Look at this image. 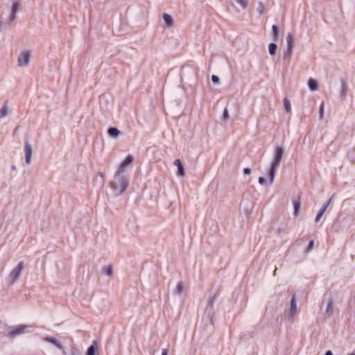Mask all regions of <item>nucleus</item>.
Masks as SVG:
<instances>
[{
    "instance_id": "0eeeda50",
    "label": "nucleus",
    "mask_w": 355,
    "mask_h": 355,
    "mask_svg": "<svg viewBox=\"0 0 355 355\" xmlns=\"http://www.w3.org/2000/svg\"><path fill=\"white\" fill-rule=\"evenodd\" d=\"M133 162V157L131 155H128L125 159L120 164L117 172L121 173H126L127 168L132 164Z\"/></svg>"
},
{
    "instance_id": "f257e3e1",
    "label": "nucleus",
    "mask_w": 355,
    "mask_h": 355,
    "mask_svg": "<svg viewBox=\"0 0 355 355\" xmlns=\"http://www.w3.org/2000/svg\"><path fill=\"white\" fill-rule=\"evenodd\" d=\"M129 183L130 177L128 174L116 171L114 175L113 180L110 182V187L114 195L119 196L125 192Z\"/></svg>"
},
{
    "instance_id": "2eb2a0df",
    "label": "nucleus",
    "mask_w": 355,
    "mask_h": 355,
    "mask_svg": "<svg viewBox=\"0 0 355 355\" xmlns=\"http://www.w3.org/2000/svg\"><path fill=\"white\" fill-rule=\"evenodd\" d=\"M8 114V106L7 103H5L2 107L0 109V119L5 118Z\"/></svg>"
},
{
    "instance_id": "e433bc0d",
    "label": "nucleus",
    "mask_w": 355,
    "mask_h": 355,
    "mask_svg": "<svg viewBox=\"0 0 355 355\" xmlns=\"http://www.w3.org/2000/svg\"><path fill=\"white\" fill-rule=\"evenodd\" d=\"M324 355H333V353L331 352V351L328 350L326 352Z\"/></svg>"
},
{
    "instance_id": "1a4fd4ad",
    "label": "nucleus",
    "mask_w": 355,
    "mask_h": 355,
    "mask_svg": "<svg viewBox=\"0 0 355 355\" xmlns=\"http://www.w3.org/2000/svg\"><path fill=\"white\" fill-rule=\"evenodd\" d=\"M19 7V3L18 1H15L12 3L11 6V12L10 15V21H12L16 19L17 12L18 11Z\"/></svg>"
},
{
    "instance_id": "2f4dec72",
    "label": "nucleus",
    "mask_w": 355,
    "mask_h": 355,
    "mask_svg": "<svg viewBox=\"0 0 355 355\" xmlns=\"http://www.w3.org/2000/svg\"><path fill=\"white\" fill-rule=\"evenodd\" d=\"M211 80L214 83H218L219 82V78L216 75H212L211 76Z\"/></svg>"
},
{
    "instance_id": "423d86ee",
    "label": "nucleus",
    "mask_w": 355,
    "mask_h": 355,
    "mask_svg": "<svg viewBox=\"0 0 355 355\" xmlns=\"http://www.w3.org/2000/svg\"><path fill=\"white\" fill-rule=\"evenodd\" d=\"M297 313V302L295 295H293L291 300L290 309L285 315V318L288 320H293Z\"/></svg>"
},
{
    "instance_id": "f3484780",
    "label": "nucleus",
    "mask_w": 355,
    "mask_h": 355,
    "mask_svg": "<svg viewBox=\"0 0 355 355\" xmlns=\"http://www.w3.org/2000/svg\"><path fill=\"white\" fill-rule=\"evenodd\" d=\"M184 291V284L182 282H179L174 291V294L177 295H181Z\"/></svg>"
},
{
    "instance_id": "aec40b11",
    "label": "nucleus",
    "mask_w": 355,
    "mask_h": 355,
    "mask_svg": "<svg viewBox=\"0 0 355 355\" xmlns=\"http://www.w3.org/2000/svg\"><path fill=\"white\" fill-rule=\"evenodd\" d=\"M108 135L112 137H117L119 134L120 131L116 128H110L107 130Z\"/></svg>"
},
{
    "instance_id": "39448f33",
    "label": "nucleus",
    "mask_w": 355,
    "mask_h": 355,
    "mask_svg": "<svg viewBox=\"0 0 355 355\" xmlns=\"http://www.w3.org/2000/svg\"><path fill=\"white\" fill-rule=\"evenodd\" d=\"M30 326L26 324H19L15 326L12 328V329L8 332V338L12 339L17 336L23 334L26 332V329H28Z\"/></svg>"
},
{
    "instance_id": "f8f14e48",
    "label": "nucleus",
    "mask_w": 355,
    "mask_h": 355,
    "mask_svg": "<svg viewBox=\"0 0 355 355\" xmlns=\"http://www.w3.org/2000/svg\"><path fill=\"white\" fill-rule=\"evenodd\" d=\"M174 164L178 168L177 175L181 177L184 176L185 174V171L184 167L180 159H175L174 162Z\"/></svg>"
},
{
    "instance_id": "c756f323",
    "label": "nucleus",
    "mask_w": 355,
    "mask_h": 355,
    "mask_svg": "<svg viewBox=\"0 0 355 355\" xmlns=\"http://www.w3.org/2000/svg\"><path fill=\"white\" fill-rule=\"evenodd\" d=\"M320 117L322 119L323 117L324 114V103H322L320 107V112H319Z\"/></svg>"
},
{
    "instance_id": "6e6552de",
    "label": "nucleus",
    "mask_w": 355,
    "mask_h": 355,
    "mask_svg": "<svg viewBox=\"0 0 355 355\" xmlns=\"http://www.w3.org/2000/svg\"><path fill=\"white\" fill-rule=\"evenodd\" d=\"M24 152H25V162L26 164H30L33 154V149L31 145L28 141L24 143Z\"/></svg>"
},
{
    "instance_id": "7ed1b4c3",
    "label": "nucleus",
    "mask_w": 355,
    "mask_h": 355,
    "mask_svg": "<svg viewBox=\"0 0 355 355\" xmlns=\"http://www.w3.org/2000/svg\"><path fill=\"white\" fill-rule=\"evenodd\" d=\"M24 268V263L23 261L19 262L17 266L13 268L8 277V281L10 284H14L18 280Z\"/></svg>"
},
{
    "instance_id": "f03ea898",
    "label": "nucleus",
    "mask_w": 355,
    "mask_h": 355,
    "mask_svg": "<svg viewBox=\"0 0 355 355\" xmlns=\"http://www.w3.org/2000/svg\"><path fill=\"white\" fill-rule=\"evenodd\" d=\"M284 149L282 146H276L272 158L271 159L269 169L268 171V175L269 182L272 184L280 164V162L284 156Z\"/></svg>"
},
{
    "instance_id": "412c9836",
    "label": "nucleus",
    "mask_w": 355,
    "mask_h": 355,
    "mask_svg": "<svg viewBox=\"0 0 355 355\" xmlns=\"http://www.w3.org/2000/svg\"><path fill=\"white\" fill-rule=\"evenodd\" d=\"M103 272L107 276H112L113 275V267L111 265L104 266L103 268Z\"/></svg>"
},
{
    "instance_id": "c9c22d12",
    "label": "nucleus",
    "mask_w": 355,
    "mask_h": 355,
    "mask_svg": "<svg viewBox=\"0 0 355 355\" xmlns=\"http://www.w3.org/2000/svg\"><path fill=\"white\" fill-rule=\"evenodd\" d=\"M162 355H168V351L166 349H162Z\"/></svg>"
},
{
    "instance_id": "dca6fc26",
    "label": "nucleus",
    "mask_w": 355,
    "mask_h": 355,
    "mask_svg": "<svg viewBox=\"0 0 355 355\" xmlns=\"http://www.w3.org/2000/svg\"><path fill=\"white\" fill-rule=\"evenodd\" d=\"M293 205L294 208V214L297 215L300 209V200L299 198L293 200Z\"/></svg>"
},
{
    "instance_id": "393cba45",
    "label": "nucleus",
    "mask_w": 355,
    "mask_h": 355,
    "mask_svg": "<svg viewBox=\"0 0 355 355\" xmlns=\"http://www.w3.org/2000/svg\"><path fill=\"white\" fill-rule=\"evenodd\" d=\"M293 49L287 48L286 50L284 53V57L285 59L290 60L292 56Z\"/></svg>"
},
{
    "instance_id": "4be33fe9",
    "label": "nucleus",
    "mask_w": 355,
    "mask_h": 355,
    "mask_svg": "<svg viewBox=\"0 0 355 355\" xmlns=\"http://www.w3.org/2000/svg\"><path fill=\"white\" fill-rule=\"evenodd\" d=\"M277 46L275 43H270L268 46L269 53L271 55H275L276 53Z\"/></svg>"
},
{
    "instance_id": "ea45409f",
    "label": "nucleus",
    "mask_w": 355,
    "mask_h": 355,
    "mask_svg": "<svg viewBox=\"0 0 355 355\" xmlns=\"http://www.w3.org/2000/svg\"><path fill=\"white\" fill-rule=\"evenodd\" d=\"M348 355H355V354H348Z\"/></svg>"
},
{
    "instance_id": "bb28decb",
    "label": "nucleus",
    "mask_w": 355,
    "mask_h": 355,
    "mask_svg": "<svg viewBox=\"0 0 355 355\" xmlns=\"http://www.w3.org/2000/svg\"><path fill=\"white\" fill-rule=\"evenodd\" d=\"M257 11L260 15H263L265 13V6L262 2H259Z\"/></svg>"
},
{
    "instance_id": "c85d7f7f",
    "label": "nucleus",
    "mask_w": 355,
    "mask_h": 355,
    "mask_svg": "<svg viewBox=\"0 0 355 355\" xmlns=\"http://www.w3.org/2000/svg\"><path fill=\"white\" fill-rule=\"evenodd\" d=\"M229 119V114L227 108H225L223 113V120L226 121Z\"/></svg>"
},
{
    "instance_id": "a211bd4d",
    "label": "nucleus",
    "mask_w": 355,
    "mask_h": 355,
    "mask_svg": "<svg viewBox=\"0 0 355 355\" xmlns=\"http://www.w3.org/2000/svg\"><path fill=\"white\" fill-rule=\"evenodd\" d=\"M333 313H334L333 302L331 300H329L327 307H326L325 313L329 317H330L332 315Z\"/></svg>"
},
{
    "instance_id": "f704fd0d",
    "label": "nucleus",
    "mask_w": 355,
    "mask_h": 355,
    "mask_svg": "<svg viewBox=\"0 0 355 355\" xmlns=\"http://www.w3.org/2000/svg\"><path fill=\"white\" fill-rule=\"evenodd\" d=\"M346 87H347V86H346L345 84H343V92H342V95H343V94H344L346 92Z\"/></svg>"
},
{
    "instance_id": "473e14b6",
    "label": "nucleus",
    "mask_w": 355,
    "mask_h": 355,
    "mask_svg": "<svg viewBox=\"0 0 355 355\" xmlns=\"http://www.w3.org/2000/svg\"><path fill=\"white\" fill-rule=\"evenodd\" d=\"M259 182L260 184H263L266 182V179L263 177H259Z\"/></svg>"
},
{
    "instance_id": "5701e85b",
    "label": "nucleus",
    "mask_w": 355,
    "mask_h": 355,
    "mask_svg": "<svg viewBox=\"0 0 355 355\" xmlns=\"http://www.w3.org/2000/svg\"><path fill=\"white\" fill-rule=\"evenodd\" d=\"M284 107L286 112H290L291 111V103L289 100L286 98L284 99Z\"/></svg>"
},
{
    "instance_id": "9b49d317",
    "label": "nucleus",
    "mask_w": 355,
    "mask_h": 355,
    "mask_svg": "<svg viewBox=\"0 0 355 355\" xmlns=\"http://www.w3.org/2000/svg\"><path fill=\"white\" fill-rule=\"evenodd\" d=\"M43 340L46 342L50 343L51 344L53 345L54 346H55L57 348H58L60 349H62V345L61 343L54 337L46 336L43 338Z\"/></svg>"
},
{
    "instance_id": "cd10ccee",
    "label": "nucleus",
    "mask_w": 355,
    "mask_h": 355,
    "mask_svg": "<svg viewBox=\"0 0 355 355\" xmlns=\"http://www.w3.org/2000/svg\"><path fill=\"white\" fill-rule=\"evenodd\" d=\"M236 3L239 4L243 8H245L248 5L247 0H236Z\"/></svg>"
},
{
    "instance_id": "4c0bfd02",
    "label": "nucleus",
    "mask_w": 355,
    "mask_h": 355,
    "mask_svg": "<svg viewBox=\"0 0 355 355\" xmlns=\"http://www.w3.org/2000/svg\"><path fill=\"white\" fill-rule=\"evenodd\" d=\"M99 175H100L101 177H102V178H103V176H104L103 173H101H101H99Z\"/></svg>"
},
{
    "instance_id": "a878e982",
    "label": "nucleus",
    "mask_w": 355,
    "mask_h": 355,
    "mask_svg": "<svg viewBox=\"0 0 355 355\" xmlns=\"http://www.w3.org/2000/svg\"><path fill=\"white\" fill-rule=\"evenodd\" d=\"M96 347L92 345L88 348L86 355H96Z\"/></svg>"
},
{
    "instance_id": "4468645a",
    "label": "nucleus",
    "mask_w": 355,
    "mask_h": 355,
    "mask_svg": "<svg viewBox=\"0 0 355 355\" xmlns=\"http://www.w3.org/2000/svg\"><path fill=\"white\" fill-rule=\"evenodd\" d=\"M163 19L168 27L171 26L173 24V19L172 17L167 13H164L163 15Z\"/></svg>"
},
{
    "instance_id": "ddd939ff",
    "label": "nucleus",
    "mask_w": 355,
    "mask_h": 355,
    "mask_svg": "<svg viewBox=\"0 0 355 355\" xmlns=\"http://www.w3.org/2000/svg\"><path fill=\"white\" fill-rule=\"evenodd\" d=\"M308 86L311 91H316L318 89V84L316 80L313 78L308 80Z\"/></svg>"
},
{
    "instance_id": "72a5a7b5",
    "label": "nucleus",
    "mask_w": 355,
    "mask_h": 355,
    "mask_svg": "<svg viewBox=\"0 0 355 355\" xmlns=\"http://www.w3.org/2000/svg\"><path fill=\"white\" fill-rule=\"evenodd\" d=\"M244 175H250L251 173V169L249 168H244Z\"/></svg>"
},
{
    "instance_id": "b1692460",
    "label": "nucleus",
    "mask_w": 355,
    "mask_h": 355,
    "mask_svg": "<svg viewBox=\"0 0 355 355\" xmlns=\"http://www.w3.org/2000/svg\"><path fill=\"white\" fill-rule=\"evenodd\" d=\"M272 35L275 41H277L278 39V35H279V29L277 26L273 25L272 27Z\"/></svg>"
},
{
    "instance_id": "9d476101",
    "label": "nucleus",
    "mask_w": 355,
    "mask_h": 355,
    "mask_svg": "<svg viewBox=\"0 0 355 355\" xmlns=\"http://www.w3.org/2000/svg\"><path fill=\"white\" fill-rule=\"evenodd\" d=\"M331 201V198L329 199L328 201H327L325 203H324L322 205V207L320 209V210L315 217V221L316 223L318 222L320 220V219L322 218V216H323L324 213L325 212L327 207L330 204Z\"/></svg>"
},
{
    "instance_id": "20e7f679",
    "label": "nucleus",
    "mask_w": 355,
    "mask_h": 355,
    "mask_svg": "<svg viewBox=\"0 0 355 355\" xmlns=\"http://www.w3.org/2000/svg\"><path fill=\"white\" fill-rule=\"evenodd\" d=\"M31 58V51L30 50L22 51L17 59V65L19 67H26L28 66Z\"/></svg>"
},
{
    "instance_id": "7c9ffc66",
    "label": "nucleus",
    "mask_w": 355,
    "mask_h": 355,
    "mask_svg": "<svg viewBox=\"0 0 355 355\" xmlns=\"http://www.w3.org/2000/svg\"><path fill=\"white\" fill-rule=\"evenodd\" d=\"M313 245H314V241H310L309 245L307 247V249H306V252H310L313 248Z\"/></svg>"
},
{
    "instance_id": "6ab92c4d",
    "label": "nucleus",
    "mask_w": 355,
    "mask_h": 355,
    "mask_svg": "<svg viewBox=\"0 0 355 355\" xmlns=\"http://www.w3.org/2000/svg\"><path fill=\"white\" fill-rule=\"evenodd\" d=\"M286 46H287V48H288V49H293V46H294L293 36L291 33L288 34V35L286 37Z\"/></svg>"
},
{
    "instance_id": "58836bf2",
    "label": "nucleus",
    "mask_w": 355,
    "mask_h": 355,
    "mask_svg": "<svg viewBox=\"0 0 355 355\" xmlns=\"http://www.w3.org/2000/svg\"><path fill=\"white\" fill-rule=\"evenodd\" d=\"M276 270H277V269H275V270H274V275H275V273H276Z\"/></svg>"
}]
</instances>
